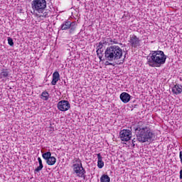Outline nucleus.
I'll list each match as a JSON object with an SVG mask.
<instances>
[{"label":"nucleus","instance_id":"nucleus-1","mask_svg":"<svg viewBox=\"0 0 182 182\" xmlns=\"http://www.w3.org/2000/svg\"><path fill=\"white\" fill-rule=\"evenodd\" d=\"M134 130L136 140L139 143H146V141H151L156 139L154 131L149 126L146 125V122L143 121H140L134 125Z\"/></svg>","mask_w":182,"mask_h":182},{"label":"nucleus","instance_id":"nucleus-2","mask_svg":"<svg viewBox=\"0 0 182 182\" xmlns=\"http://www.w3.org/2000/svg\"><path fill=\"white\" fill-rule=\"evenodd\" d=\"M167 60V55L161 50H151L146 56V65L151 68H161Z\"/></svg>","mask_w":182,"mask_h":182},{"label":"nucleus","instance_id":"nucleus-3","mask_svg":"<svg viewBox=\"0 0 182 182\" xmlns=\"http://www.w3.org/2000/svg\"><path fill=\"white\" fill-rule=\"evenodd\" d=\"M123 56V50L119 46H111L107 47L105 51V60L109 62H116L122 59Z\"/></svg>","mask_w":182,"mask_h":182},{"label":"nucleus","instance_id":"nucleus-4","mask_svg":"<svg viewBox=\"0 0 182 182\" xmlns=\"http://www.w3.org/2000/svg\"><path fill=\"white\" fill-rule=\"evenodd\" d=\"M31 7L35 15L43 14L46 9V0H33Z\"/></svg>","mask_w":182,"mask_h":182},{"label":"nucleus","instance_id":"nucleus-5","mask_svg":"<svg viewBox=\"0 0 182 182\" xmlns=\"http://www.w3.org/2000/svg\"><path fill=\"white\" fill-rule=\"evenodd\" d=\"M76 28H77V23L69 20L64 21L60 26L61 31H68L69 29V33L70 34L75 33Z\"/></svg>","mask_w":182,"mask_h":182},{"label":"nucleus","instance_id":"nucleus-6","mask_svg":"<svg viewBox=\"0 0 182 182\" xmlns=\"http://www.w3.org/2000/svg\"><path fill=\"white\" fill-rule=\"evenodd\" d=\"M78 161L80 164H73V171L77 174V177H81V178L85 179L86 178V176L85 175L86 174V171L85 170V168H83L80 159H78Z\"/></svg>","mask_w":182,"mask_h":182},{"label":"nucleus","instance_id":"nucleus-7","mask_svg":"<svg viewBox=\"0 0 182 182\" xmlns=\"http://www.w3.org/2000/svg\"><path fill=\"white\" fill-rule=\"evenodd\" d=\"M119 137L122 141H129L132 139V131L129 129H123L119 132Z\"/></svg>","mask_w":182,"mask_h":182},{"label":"nucleus","instance_id":"nucleus-8","mask_svg":"<svg viewBox=\"0 0 182 182\" xmlns=\"http://www.w3.org/2000/svg\"><path fill=\"white\" fill-rule=\"evenodd\" d=\"M140 42H141V40H139L137 36L133 34L129 36V43L132 48H139L140 46Z\"/></svg>","mask_w":182,"mask_h":182},{"label":"nucleus","instance_id":"nucleus-9","mask_svg":"<svg viewBox=\"0 0 182 182\" xmlns=\"http://www.w3.org/2000/svg\"><path fill=\"white\" fill-rule=\"evenodd\" d=\"M58 109L60 112H68V109H70V103L68 100H62L58 103Z\"/></svg>","mask_w":182,"mask_h":182},{"label":"nucleus","instance_id":"nucleus-10","mask_svg":"<svg viewBox=\"0 0 182 182\" xmlns=\"http://www.w3.org/2000/svg\"><path fill=\"white\" fill-rule=\"evenodd\" d=\"M60 80V75L59 74V72L55 71L53 73V80L51 81V85L53 86H55L56 83Z\"/></svg>","mask_w":182,"mask_h":182},{"label":"nucleus","instance_id":"nucleus-11","mask_svg":"<svg viewBox=\"0 0 182 182\" xmlns=\"http://www.w3.org/2000/svg\"><path fill=\"white\" fill-rule=\"evenodd\" d=\"M172 93L173 95H181L182 93V85L176 84L172 87Z\"/></svg>","mask_w":182,"mask_h":182},{"label":"nucleus","instance_id":"nucleus-12","mask_svg":"<svg viewBox=\"0 0 182 182\" xmlns=\"http://www.w3.org/2000/svg\"><path fill=\"white\" fill-rule=\"evenodd\" d=\"M106 45H107V41L105 39L102 40L99 43V44L97 46V48H98V49L97 50V55L102 53V49H103V48L106 46Z\"/></svg>","mask_w":182,"mask_h":182},{"label":"nucleus","instance_id":"nucleus-13","mask_svg":"<svg viewBox=\"0 0 182 182\" xmlns=\"http://www.w3.org/2000/svg\"><path fill=\"white\" fill-rule=\"evenodd\" d=\"M120 100L123 103H129L130 102V95L127 92H122L120 95Z\"/></svg>","mask_w":182,"mask_h":182},{"label":"nucleus","instance_id":"nucleus-14","mask_svg":"<svg viewBox=\"0 0 182 182\" xmlns=\"http://www.w3.org/2000/svg\"><path fill=\"white\" fill-rule=\"evenodd\" d=\"M97 167L98 168H103L105 166V162H103V158L100 154H97Z\"/></svg>","mask_w":182,"mask_h":182},{"label":"nucleus","instance_id":"nucleus-15","mask_svg":"<svg viewBox=\"0 0 182 182\" xmlns=\"http://www.w3.org/2000/svg\"><path fill=\"white\" fill-rule=\"evenodd\" d=\"M6 77H9V69H2L0 73V79H6Z\"/></svg>","mask_w":182,"mask_h":182},{"label":"nucleus","instance_id":"nucleus-16","mask_svg":"<svg viewBox=\"0 0 182 182\" xmlns=\"http://www.w3.org/2000/svg\"><path fill=\"white\" fill-rule=\"evenodd\" d=\"M38 161L39 166L34 170L35 174L39 173V171H41L42 168H43V164H42V159L41 157L38 158Z\"/></svg>","mask_w":182,"mask_h":182},{"label":"nucleus","instance_id":"nucleus-17","mask_svg":"<svg viewBox=\"0 0 182 182\" xmlns=\"http://www.w3.org/2000/svg\"><path fill=\"white\" fill-rule=\"evenodd\" d=\"M46 163L48 166H53L56 163V158L55 156H51L46 161Z\"/></svg>","mask_w":182,"mask_h":182},{"label":"nucleus","instance_id":"nucleus-18","mask_svg":"<svg viewBox=\"0 0 182 182\" xmlns=\"http://www.w3.org/2000/svg\"><path fill=\"white\" fill-rule=\"evenodd\" d=\"M41 99L43 100H49V92L44 91L41 93Z\"/></svg>","mask_w":182,"mask_h":182},{"label":"nucleus","instance_id":"nucleus-19","mask_svg":"<svg viewBox=\"0 0 182 182\" xmlns=\"http://www.w3.org/2000/svg\"><path fill=\"white\" fill-rule=\"evenodd\" d=\"M51 156L52 153H50V151H48L42 154L43 159H44V160H46V161H48V159L50 158Z\"/></svg>","mask_w":182,"mask_h":182},{"label":"nucleus","instance_id":"nucleus-20","mask_svg":"<svg viewBox=\"0 0 182 182\" xmlns=\"http://www.w3.org/2000/svg\"><path fill=\"white\" fill-rule=\"evenodd\" d=\"M100 182H110V177L107 175H102L100 178Z\"/></svg>","mask_w":182,"mask_h":182},{"label":"nucleus","instance_id":"nucleus-21","mask_svg":"<svg viewBox=\"0 0 182 182\" xmlns=\"http://www.w3.org/2000/svg\"><path fill=\"white\" fill-rule=\"evenodd\" d=\"M36 16H39V18H48L49 16V13L48 11H43V13L38 14H36Z\"/></svg>","mask_w":182,"mask_h":182},{"label":"nucleus","instance_id":"nucleus-22","mask_svg":"<svg viewBox=\"0 0 182 182\" xmlns=\"http://www.w3.org/2000/svg\"><path fill=\"white\" fill-rule=\"evenodd\" d=\"M7 41L10 46H14V40L11 38L9 37Z\"/></svg>","mask_w":182,"mask_h":182},{"label":"nucleus","instance_id":"nucleus-23","mask_svg":"<svg viewBox=\"0 0 182 182\" xmlns=\"http://www.w3.org/2000/svg\"><path fill=\"white\" fill-rule=\"evenodd\" d=\"M107 42H111V43H117V41H116V39H114V40H112V38H107Z\"/></svg>","mask_w":182,"mask_h":182},{"label":"nucleus","instance_id":"nucleus-24","mask_svg":"<svg viewBox=\"0 0 182 182\" xmlns=\"http://www.w3.org/2000/svg\"><path fill=\"white\" fill-rule=\"evenodd\" d=\"M105 65L106 66H114V65H113V63H110L109 60H107L106 62H105Z\"/></svg>","mask_w":182,"mask_h":182},{"label":"nucleus","instance_id":"nucleus-25","mask_svg":"<svg viewBox=\"0 0 182 182\" xmlns=\"http://www.w3.org/2000/svg\"><path fill=\"white\" fill-rule=\"evenodd\" d=\"M180 176H179V178L181 179V180H182V169L180 171Z\"/></svg>","mask_w":182,"mask_h":182},{"label":"nucleus","instance_id":"nucleus-26","mask_svg":"<svg viewBox=\"0 0 182 182\" xmlns=\"http://www.w3.org/2000/svg\"><path fill=\"white\" fill-rule=\"evenodd\" d=\"M135 141H136V139L134 138V139H132V144H133V146H136V144H134Z\"/></svg>","mask_w":182,"mask_h":182}]
</instances>
